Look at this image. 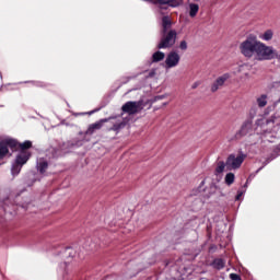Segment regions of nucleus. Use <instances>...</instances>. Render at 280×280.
<instances>
[{"instance_id":"f257e3e1","label":"nucleus","mask_w":280,"mask_h":280,"mask_svg":"<svg viewBox=\"0 0 280 280\" xmlns=\"http://www.w3.org/2000/svg\"><path fill=\"white\" fill-rule=\"evenodd\" d=\"M240 51L245 58H253L258 62L279 58V54L275 47L266 45L261 40L257 39V36L255 35L248 36L241 43Z\"/></svg>"},{"instance_id":"f03ea898","label":"nucleus","mask_w":280,"mask_h":280,"mask_svg":"<svg viewBox=\"0 0 280 280\" xmlns=\"http://www.w3.org/2000/svg\"><path fill=\"white\" fill-rule=\"evenodd\" d=\"M174 43H176V31L172 30V20L170 16L165 15L162 18V37L158 44V49H167Z\"/></svg>"},{"instance_id":"7ed1b4c3","label":"nucleus","mask_w":280,"mask_h":280,"mask_svg":"<svg viewBox=\"0 0 280 280\" xmlns=\"http://www.w3.org/2000/svg\"><path fill=\"white\" fill-rule=\"evenodd\" d=\"M121 110L127 115H137L143 110V101H129L121 106Z\"/></svg>"},{"instance_id":"20e7f679","label":"nucleus","mask_w":280,"mask_h":280,"mask_svg":"<svg viewBox=\"0 0 280 280\" xmlns=\"http://www.w3.org/2000/svg\"><path fill=\"white\" fill-rule=\"evenodd\" d=\"M245 159L246 156L242 154H238V155L231 154L226 160L228 170H240Z\"/></svg>"},{"instance_id":"39448f33","label":"nucleus","mask_w":280,"mask_h":280,"mask_svg":"<svg viewBox=\"0 0 280 280\" xmlns=\"http://www.w3.org/2000/svg\"><path fill=\"white\" fill-rule=\"evenodd\" d=\"M110 119L113 118H103L101 120H98L97 122H94L92 125L89 126L88 130L85 131V135H94L96 130H102V126H104V124L110 121Z\"/></svg>"},{"instance_id":"423d86ee","label":"nucleus","mask_w":280,"mask_h":280,"mask_svg":"<svg viewBox=\"0 0 280 280\" xmlns=\"http://www.w3.org/2000/svg\"><path fill=\"white\" fill-rule=\"evenodd\" d=\"M231 79V73H224L221 77H219L214 83L211 86V91L213 93H215V91H218V89H220V86H224V82H226V80Z\"/></svg>"},{"instance_id":"0eeeda50","label":"nucleus","mask_w":280,"mask_h":280,"mask_svg":"<svg viewBox=\"0 0 280 280\" xmlns=\"http://www.w3.org/2000/svg\"><path fill=\"white\" fill-rule=\"evenodd\" d=\"M187 12L190 19H196V16H198V12H200V4L196 2H188Z\"/></svg>"},{"instance_id":"6e6552de","label":"nucleus","mask_w":280,"mask_h":280,"mask_svg":"<svg viewBox=\"0 0 280 280\" xmlns=\"http://www.w3.org/2000/svg\"><path fill=\"white\" fill-rule=\"evenodd\" d=\"M7 150H12V152H19V141L15 139H5L1 141Z\"/></svg>"},{"instance_id":"1a4fd4ad","label":"nucleus","mask_w":280,"mask_h":280,"mask_svg":"<svg viewBox=\"0 0 280 280\" xmlns=\"http://www.w3.org/2000/svg\"><path fill=\"white\" fill-rule=\"evenodd\" d=\"M32 156V153L31 152H20L18 155H16V159H15V163L18 165H25V163H27V161H30V158Z\"/></svg>"},{"instance_id":"9d476101","label":"nucleus","mask_w":280,"mask_h":280,"mask_svg":"<svg viewBox=\"0 0 280 280\" xmlns=\"http://www.w3.org/2000/svg\"><path fill=\"white\" fill-rule=\"evenodd\" d=\"M175 0H151V3L159 5L161 10H167V8H174Z\"/></svg>"},{"instance_id":"9b49d317","label":"nucleus","mask_w":280,"mask_h":280,"mask_svg":"<svg viewBox=\"0 0 280 280\" xmlns=\"http://www.w3.org/2000/svg\"><path fill=\"white\" fill-rule=\"evenodd\" d=\"M172 67H176V51H172L165 60V68L172 69Z\"/></svg>"},{"instance_id":"f8f14e48","label":"nucleus","mask_w":280,"mask_h":280,"mask_svg":"<svg viewBox=\"0 0 280 280\" xmlns=\"http://www.w3.org/2000/svg\"><path fill=\"white\" fill-rule=\"evenodd\" d=\"M260 40H265L266 43L272 40L275 38V31L267 30L259 35Z\"/></svg>"},{"instance_id":"ddd939ff","label":"nucleus","mask_w":280,"mask_h":280,"mask_svg":"<svg viewBox=\"0 0 280 280\" xmlns=\"http://www.w3.org/2000/svg\"><path fill=\"white\" fill-rule=\"evenodd\" d=\"M32 148V141L30 140H26L24 142H19V145H18V150H20V152H30L27 150H30Z\"/></svg>"},{"instance_id":"4468645a","label":"nucleus","mask_w":280,"mask_h":280,"mask_svg":"<svg viewBox=\"0 0 280 280\" xmlns=\"http://www.w3.org/2000/svg\"><path fill=\"white\" fill-rule=\"evenodd\" d=\"M8 154H10V149H7L5 144L0 141V161H3Z\"/></svg>"},{"instance_id":"2eb2a0df","label":"nucleus","mask_w":280,"mask_h":280,"mask_svg":"<svg viewBox=\"0 0 280 280\" xmlns=\"http://www.w3.org/2000/svg\"><path fill=\"white\" fill-rule=\"evenodd\" d=\"M165 59V52L163 51H155L152 55V62H161V60Z\"/></svg>"},{"instance_id":"dca6fc26","label":"nucleus","mask_w":280,"mask_h":280,"mask_svg":"<svg viewBox=\"0 0 280 280\" xmlns=\"http://www.w3.org/2000/svg\"><path fill=\"white\" fill-rule=\"evenodd\" d=\"M47 167H49V163H47V161H42L37 164L39 174H45V172H47Z\"/></svg>"},{"instance_id":"f3484780","label":"nucleus","mask_w":280,"mask_h":280,"mask_svg":"<svg viewBox=\"0 0 280 280\" xmlns=\"http://www.w3.org/2000/svg\"><path fill=\"white\" fill-rule=\"evenodd\" d=\"M257 104L260 108H264V106H266V104H268V96L266 94L260 95L257 98Z\"/></svg>"},{"instance_id":"a211bd4d","label":"nucleus","mask_w":280,"mask_h":280,"mask_svg":"<svg viewBox=\"0 0 280 280\" xmlns=\"http://www.w3.org/2000/svg\"><path fill=\"white\" fill-rule=\"evenodd\" d=\"M22 168L23 166L21 164H18L16 162H14L11 168V173L13 174V176H19V174H21Z\"/></svg>"},{"instance_id":"6ab92c4d","label":"nucleus","mask_w":280,"mask_h":280,"mask_svg":"<svg viewBox=\"0 0 280 280\" xmlns=\"http://www.w3.org/2000/svg\"><path fill=\"white\" fill-rule=\"evenodd\" d=\"M245 71H248V65L246 63H241L234 69V73H240L241 75L245 73Z\"/></svg>"},{"instance_id":"aec40b11","label":"nucleus","mask_w":280,"mask_h":280,"mask_svg":"<svg viewBox=\"0 0 280 280\" xmlns=\"http://www.w3.org/2000/svg\"><path fill=\"white\" fill-rule=\"evenodd\" d=\"M121 128H126V122H124V121L116 122L109 128V130H113L114 132H119V130H121Z\"/></svg>"},{"instance_id":"412c9836","label":"nucleus","mask_w":280,"mask_h":280,"mask_svg":"<svg viewBox=\"0 0 280 280\" xmlns=\"http://www.w3.org/2000/svg\"><path fill=\"white\" fill-rule=\"evenodd\" d=\"M225 183H226V185H233V183H235V174L228 173L225 175Z\"/></svg>"},{"instance_id":"4be33fe9","label":"nucleus","mask_w":280,"mask_h":280,"mask_svg":"<svg viewBox=\"0 0 280 280\" xmlns=\"http://www.w3.org/2000/svg\"><path fill=\"white\" fill-rule=\"evenodd\" d=\"M252 78H253V75H250V72L248 70H245L241 74V80H243V82H248V80H250Z\"/></svg>"},{"instance_id":"5701e85b","label":"nucleus","mask_w":280,"mask_h":280,"mask_svg":"<svg viewBox=\"0 0 280 280\" xmlns=\"http://www.w3.org/2000/svg\"><path fill=\"white\" fill-rule=\"evenodd\" d=\"M214 268H217L218 270H222V268H224V260L222 259H215L213 262Z\"/></svg>"},{"instance_id":"b1692460","label":"nucleus","mask_w":280,"mask_h":280,"mask_svg":"<svg viewBox=\"0 0 280 280\" xmlns=\"http://www.w3.org/2000/svg\"><path fill=\"white\" fill-rule=\"evenodd\" d=\"M224 167H226V162H219L215 168L217 174H222V172H224Z\"/></svg>"},{"instance_id":"393cba45","label":"nucleus","mask_w":280,"mask_h":280,"mask_svg":"<svg viewBox=\"0 0 280 280\" xmlns=\"http://www.w3.org/2000/svg\"><path fill=\"white\" fill-rule=\"evenodd\" d=\"M187 47H188L187 40L179 42V46H178L179 51H187Z\"/></svg>"},{"instance_id":"a878e982","label":"nucleus","mask_w":280,"mask_h":280,"mask_svg":"<svg viewBox=\"0 0 280 280\" xmlns=\"http://www.w3.org/2000/svg\"><path fill=\"white\" fill-rule=\"evenodd\" d=\"M230 279H232V280H242V278H240V276L236 275V273H231Z\"/></svg>"},{"instance_id":"bb28decb","label":"nucleus","mask_w":280,"mask_h":280,"mask_svg":"<svg viewBox=\"0 0 280 280\" xmlns=\"http://www.w3.org/2000/svg\"><path fill=\"white\" fill-rule=\"evenodd\" d=\"M200 84H202V82L200 81H196L191 84V89H198V86H200Z\"/></svg>"},{"instance_id":"cd10ccee","label":"nucleus","mask_w":280,"mask_h":280,"mask_svg":"<svg viewBox=\"0 0 280 280\" xmlns=\"http://www.w3.org/2000/svg\"><path fill=\"white\" fill-rule=\"evenodd\" d=\"M26 83L33 84L34 86H38L40 84L38 81H27Z\"/></svg>"},{"instance_id":"c85d7f7f","label":"nucleus","mask_w":280,"mask_h":280,"mask_svg":"<svg viewBox=\"0 0 280 280\" xmlns=\"http://www.w3.org/2000/svg\"><path fill=\"white\" fill-rule=\"evenodd\" d=\"M243 196V192H238V195L236 196V200H240Z\"/></svg>"},{"instance_id":"c756f323","label":"nucleus","mask_w":280,"mask_h":280,"mask_svg":"<svg viewBox=\"0 0 280 280\" xmlns=\"http://www.w3.org/2000/svg\"><path fill=\"white\" fill-rule=\"evenodd\" d=\"M177 62H178V57L176 58Z\"/></svg>"}]
</instances>
